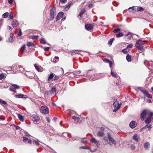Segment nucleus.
Returning a JSON list of instances; mask_svg holds the SVG:
<instances>
[{
  "instance_id": "1",
  "label": "nucleus",
  "mask_w": 153,
  "mask_h": 153,
  "mask_svg": "<svg viewBox=\"0 0 153 153\" xmlns=\"http://www.w3.org/2000/svg\"><path fill=\"white\" fill-rule=\"evenodd\" d=\"M108 137H105L104 138V140L105 141L107 144H110L112 145V144H116V143L115 140L111 136L110 133L108 134Z\"/></svg>"
},
{
  "instance_id": "2",
  "label": "nucleus",
  "mask_w": 153,
  "mask_h": 153,
  "mask_svg": "<svg viewBox=\"0 0 153 153\" xmlns=\"http://www.w3.org/2000/svg\"><path fill=\"white\" fill-rule=\"evenodd\" d=\"M145 42L140 40H137L136 43L135 47L137 48L138 50L142 51L144 50V46L142 45H144Z\"/></svg>"
},
{
  "instance_id": "3",
  "label": "nucleus",
  "mask_w": 153,
  "mask_h": 153,
  "mask_svg": "<svg viewBox=\"0 0 153 153\" xmlns=\"http://www.w3.org/2000/svg\"><path fill=\"white\" fill-rule=\"evenodd\" d=\"M153 114V113L150 112L148 110H143L141 115V120L142 121H143L144 118L147 115H149L150 117H152Z\"/></svg>"
},
{
  "instance_id": "4",
  "label": "nucleus",
  "mask_w": 153,
  "mask_h": 153,
  "mask_svg": "<svg viewBox=\"0 0 153 153\" xmlns=\"http://www.w3.org/2000/svg\"><path fill=\"white\" fill-rule=\"evenodd\" d=\"M40 111L42 113L44 114H47L49 113V109L46 106H42L40 108Z\"/></svg>"
},
{
  "instance_id": "5",
  "label": "nucleus",
  "mask_w": 153,
  "mask_h": 153,
  "mask_svg": "<svg viewBox=\"0 0 153 153\" xmlns=\"http://www.w3.org/2000/svg\"><path fill=\"white\" fill-rule=\"evenodd\" d=\"M113 105L114 106V109H113V111L115 112L117 110L119 109L120 107L121 104H119L117 101H115L113 104Z\"/></svg>"
},
{
  "instance_id": "6",
  "label": "nucleus",
  "mask_w": 153,
  "mask_h": 153,
  "mask_svg": "<svg viewBox=\"0 0 153 153\" xmlns=\"http://www.w3.org/2000/svg\"><path fill=\"white\" fill-rule=\"evenodd\" d=\"M32 120L35 122H38L40 120V117L37 114H35L33 115L31 117Z\"/></svg>"
},
{
  "instance_id": "7",
  "label": "nucleus",
  "mask_w": 153,
  "mask_h": 153,
  "mask_svg": "<svg viewBox=\"0 0 153 153\" xmlns=\"http://www.w3.org/2000/svg\"><path fill=\"white\" fill-rule=\"evenodd\" d=\"M90 141L91 142L95 144L97 146L100 145L99 141L96 140L94 138H92L90 139Z\"/></svg>"
},
{
  "instance_id": "8",
  "label": "nucleus",
  "mask_w": 153,
  "mask_h": 153,
  "mask_svg": "<svg viewBox=\"0 0 153 153\" xmlns=\"http://www.w3.org/2000/svg\"><path fill=\"white\" fill-rule=\"evenodd\" d=\"M140 91L142 92L147 97L149 98H151L152 97V96L151 95L149 94L148 92L145 90L143 89L141 90Z\"/></svg>"
},
{
  "instance_id": "9",
  "label": "nucleus",
  "mask_w": 153,
  "mask_h": 153,
  "mask_svg": "<svg viewBox=\"0 0 153 153\" xmlns=\"http://www.w3.org/2000/svg\"><path fill=\"white\" fill-rule=\"evenodd\" d=\"M64 13L63 12H61L58 13L56 16V21L59 20L63 16Z\"/></svg>"
},
{
  "instance_id": "10",
  "label": "nucleus",
  "mask_w": 153,
  "mask_h": 153,
  "mask_svg": "<svg viewBox=\"0 0 153 153\" xmlns=\"http://www.w3.org/2000/svg\"><path fill=\"white\" fill-rule=\"evenodd\" d=\"M55 12L53 10H51L50 11V17L49 18V20L51 21L52 20L54 17Z\"/></svg>"
},
{
  "instance_id": "11",
  "label": "nucleus",
  "mask_w": 153,
  "mask_h": 153,
  "mask_svg": "<svg viewBox=\"0 0 153 153\" xmlns=\"http://www.w3.org/2000/svg\"><path fill=\"white\" fill-rule=\"evenodd\" d=\"M56 89L54 87H53L52 88V89L48 91V94H53L54 93H56Z\"/></svg>"
},
{
  "instance_id": "12",
  "label": "nucleus",
  "mask_w": 153,
  "mask_h": 153,
  "mask_svg": "<svg viewBox=\"0 0 153 153\" xmlns=\"http://www.w3.org/2000/svg\"><path fill=\"white\" fill-rule=\"evenodd\" d=\"M85 28L88 30H91L93 29V26L92 25L87 24L85 25Z\"/></svg>"
},
{
  "instance_id": "13",
  "label": "nucleus",
  "mask_w": 153,
  "mask_h": 153,
  "mask_svg": "<svg viewBox=\"0 0 153 153\" xmlns=\"http://www.w3.org/2000/svg\"><path fill=\"white\" fill-rule=\"evenodd\" d=\"M137 125L135 121H132L130 123V126L131 128H135Z\"/></svg>"
},
{
  "instance_id": "14",
  "label": "nucleus",
  "mask_w": 153,
  "mask_h": 153,
  "mask_svg": "<svg viewBox=\"0 0 153 153\" xmlns=\"http://www.w3.org/2000/svg\"><path fill=\"white\" fill-rule=\"evenodd\" d=\"M150 146V144L148 142H146L144 145V147L146 150H148Z\"/></svg>"
},
{
  "instance_id": "15",
  "label": "nucleus",
  "mask_w": 153,
  "mask_h": 153,
  "mask_svg": "<svg viewBox=\"0 0 153 153\" xmlns=\"http://www.w3.org/2000/svg\"><path fill=\"white\" fill-rule=\"evenodd\" d=\"M128 10L132 9V10H143V8L142 7H138L136 6H133L130 7L128 8Z\"/></svg>"
},
{
  "instance_id": "16",
  "label": "nucleus",
  "mask_w": 153,
  "mask_h": 153,
  "mask_svg": "<svg viewBox=\"0 0 153 153\" xmlns=\"http://www.w3.org/2000/svg\"><path fill=\"white\" fill-rule=\"evenodd\" d=\"M12 25L13 27H16L19 25V23L17 21L14 20L13 21Z\"/></svg>"
},
{
  "instance_id": "17",
  "label": "nucleus",
  "mask_w": 153,
  "mask_h": 153,
  "mask_svg": "<svg viewBox=\"0 0 153 153\" xmlns=\"http://www.w3.org/2000/svg\"><path fill=\"white\" fill-rule=\"evenodd\" d=\"M34 66L36 69L39 72L42 71H43V69L42 68H41V67H39V66H38L36 65L35 64L34 65Z\"/></svg>"
},
{
  "instance_id": "18",
  "label": "nucleus",
  "mask_w": 153,
  "mask_h": 153,
  "mask_svg": "<svg viewBox=\"0 0 153 153\" xmlns=\"http://www.w3.org/2000/svg\"><path fill=\"white\" fill-rule=\"evenodd\" d=\"M103 60L105 61L106 62L109 63L110 68H111L112 65V62H111V61L106 59H103Z\"/></svg>"
},
{
  "instance_id": "19",
  "label": "nucleus",
  "mask_w": 153,
  "mask_h": 153,
  "mask_svg": "<svg viewBox=\"0 0 153 153\" xmlns=\"http://www.w3.org/2000/svg\"><path fill=\"white\" fill-rule=\"evenodd\" d=\"M27 45L28 47H33L35 46V45L33 43L31 42H27Z\"/></svg>"
},
{
  "instance_id": "20",
  "label": "nucleus",
  "mask_w": 153,
  "mask_h": 153,
  "mask_svg": "<svg viewBox=\"0 0 153 153\" xmlns=\"http://www.w3.org/2000/svg\"><path fill=\"white\" fill-rule=\"evenodd\" d=\"M151 117H147L146 118V120H145V123L146 124H149L151 121Z\"/></svg>"
},
{
  "instance_id": "21",
  "label": "nucleus",
  "mask_w": 153,
  "mask_h": 153,
  "mask_svg": "<svg viewBox=\"0 0 153 153\" xmlns=\"http://www.w3.org/2000/svg\"><path fill=\"white\" fill-rule=\"evenodd\" d=\"M133 139L136 142H138V135L137 134H135L133 137Z\"/></svg>"
},
{
  "instance_id": "22",
  "label": "nucleus",
  "mask_w": 153,
  "mask_h": 153,
  "mask_svg": "<svg viewBox=\"0 0 153 153\" xmlns=\"http://www.w3.org/2000/svg\"><path fill=\"white\" fill-rule=\"evenodd\" d=\"M79 52H80V51L78 50H75L73 51H71V54L72 55H74L75 54H77Z\"/></svg>"
},
{
  "instance_id": "23",
  "label": "nucleus",
  "mask_w": 153,
  "mask_h": 153,
  "mask_svg": "<svg viewBox=\"0 0 153 153\" xmlns=\"http://www.w3.org/2000/svg\"><path fill=\"white\" fill-rule=\"evenodd\" d=\"M18 116L19 119L22 121H24V117L22 116L21 114H18Z\"/></svg>"
},
{
  "instance_id": "24",
  "label": "nucleus",
  "mask_w": 153,
  "mask_h": 153,
  "mask_svg": "<svg viewBox=\"0 0 153 153\" xmlns=\"http://www.w3.org/2000/svg\"><path fill=\"white\" fill-rule=\"evenodd\" d=\"M104 135V133L101 131H98L97 132V136L99 137H102Z\"/></svg>"
},
{
  "instance_id": "25",
  "label": "nucleus",
  "mask_w": 153,
  "mask_h": 153,
  "mask_svg": "<svg viewBox=\"0 0 153 153\" xmlns=\"http://www.w3.org/2000/svg\"><path fill=\"white\" fill-rule=\"evenodd\" d=\"M39 41L41 43L45 44H46V41L45 39L43 38H42L39 39Z\"/></svg>"
},
{
  "instance_id": "26",
  "label": "nucleus",
  "mask_w": 153,
  "mask_h": 153,
  "mask_svg": "<svg viewBox=\"0 0 153 153\" xmlns=\"http://www.w3.org/2000/svg\"><path fill=\"white\" fill-rule=\"evenodd\" d=\"M25 45H24L22 46V47L21 48L20 52L21 53H22L23 52L24 50L25 49Z\"/></svg>"
},
{
  "instance_id": "27",
  "label": "nucleus",
  "mask_w": 153,
  "mask_h": 153,
  "mask_svg": "<svg viewBox=\"0 0 153 153\" xmlns=\"http://www.w3.org/2000/svg\"><path fill=\"white\" fill-rule=\"evenodd\" d=\"M126 59L128 62H131V57L130 55H127L126 57Z\"/></svg>"
},
{
  "instance_id": "28",
  "label": "nucleus",
  "mask_w": 153,
  "mask_h": 153,
  "mask_svg": "<svg viewBox=\"0 0 153 153\" xmlns=\"http://www.w3.org/2000/svg\"><path fill=\"white\" fill-rule=\"evenodd\" d=\"M0 103L2 104L7 105V103L4 101L3 100L1 99H0Z\"/></svg>"
},
{
  "instance_id": "29",
  "label": "nucleus",
  "mask_w": 153,
  "mask_h": 153,
  "mask_svg": "<svg viewBox=\"0 0 153 153\" xmlns=\"http://www.w3.org/2000/svg\"><path fill=\"white\" fill-rule=\"evenodd\" d=\"M9 15V13L8 12H6L5 13H4L3 15L2 16L4 18H7L8 16Z\"/></svg>"
},
{
  "instance_id": "30",
  "label": "nucleus",
  "mask_w": 153,
  "mask_h": 153,
  "mask_svg": "<svg viewBox=\"0 0 153 153\" xmlns=\"http://www.w3.org/2000/svg\"><path fill=\"white\" fill-rule=\"evenodd\" d=\"M16 97L18 98H23L24 95L22 94H20L19 95H15Z\"/></svg>"
},
{
  "instance_id": "31",
  "label": "nucleus",
  "mask_w": 153,
  "mask_h": 153,
  "mask_svg": "<svg viewBox=\"0 0 153 153\" xmlns=\"http://www.w3.org/2000/svg\"><path fill=\"white\" fill-rule=\"evenodd\" d=\"M29 38L33 39H38L39 38V37L38 36H30Z\"/></svg>"
},
{
  "instance_id": "32",
  "label": "nucleus",
  "mask_w": 153,
  "mask_h": 153,
  "mask_svg": "<svg viewBox=\"0 0 153 153\" xmlns=\"http://www.w3.org/2000/svg\"><path fill=\"white\" fill-rule=\"evenodd\" d=\"M53 77V73H51L50 74L48 79V80H50V79H51Z\"/></svg>"
},
{
  "instance_id": "33",
  "label": "nucleus",
  "mask_w": 153,
  "mask_h": 153,
  "mask_svg": "<svg viewBox=\"0 0 153 153\" xmlns=\"http://www.w3.org/2000/svg\"><path fill=\"white\" fill-rule=\"evenodd\" d=\"M12 85L15 90L19 88V86L16 84H13Z\"/></svg>"
},
{
  "instance_id": "34",
  "label": "nucleus",
  "mask_w": 153,
  "mask_h": 153,
  "mask_svg": "<svg viewBox=\"0 0 153 153\" xmlns=\"http://www.w3.org/2000/svg\"><path fill=\"white\" fill-rule=\"evenodd\" d=\"M123 36V34L122 32L119 33L117 36V38H119Z\"/></svg>"
},
{
  "instance_id": "35",
  "label": "nucleus",
  "mask_w": 153,
  "mask_h": 153,
  "mask_svg": "<svg viewBox=\"0 0 153 153\" xmlns=\"http://www.w3.org/2000/svg\"><path fill=\"white\" fill-rule=\"evenodd\" d=\"M120 28H117L114 29L113 31V32L114 33H117L120 31Z\"/></svg>"
},
{
  "instance_id": "36",
  "label": "nucleus",
  "mask_w": 153,
  "mask_h": 153,
  "mask_svg": "<svg viewBox=\"0 0 153 153\" xmlns=\"http://www.w3.org/2000/svg\"><path fill=\"white\" fill-rule=\"evenodd\" d=\"M111 76H113L114 77H116L117 76H116V74L113 72L112 71V70L111 71Z\"/></svg>"
},
{
  "instance_id": "37",
  "label": "nucleus",
  "mask_w": 153,
  "mask_h": 153,
  "mask_svg": "<svg viewBox=\"0 0 153 153\" xmlns=\"http://www.w3.org/2000/svg\"><path fill=\"white\" fill-rule=\"evenodd\" d=\"M126 36L128 37V38L129 39H131V33H129L125 35Z\"/></svg>"
},
{
  "instance_id": "38",
  "label": "nucleus",
  "mask_w": 153,
  "mask_h": 153,
  "mask_svg": "<svg viewBox=\"0 0 153 153\" xmlns=\"http://www.w3.org/2000/svg\"><path fill=\"white\" fill-rule=\"evenodd\" d=\"M114 39V38H112L108 42V43L110 45H112V42H113Z\"/></svg>"
},
{
  "instance_id": "39",
  "label": "nucleus",
  "mask_w": 153,
  "mask_h": 153,
  "mask_svg": "<svg viewBox=\"0 0 153 153\" xmlns=\"http://www.w3.org/2000/svg\"><path fill=\"white\" fill-rule=\"evenodd\" d=\"M66 1L67 0H60L59 5H60L61 4L65 3Z\"/></svg>"
},
{
  "instance_id": "40",
  "label": "nucleus",
  "mask_w": 153,
  "mask_h": 153,
  "mask_svg": "<svg viewBox=\"0 0 153 153\" xmlns=\"http://www.w3.org/2000/svg\"><path fill=\"white\" fill-rule=\"evenodd\" d=\"M133 46V45L132 44H130L128 45L127 46V48H131Z\"/></svg>"
},
{
  "instance_id": "41",
  "label": "nucleus",
  "mask_w": 153,
  "mask_h": 153,
  "mask_svg": "<svg viewBox=\"0 0 153 153\" xmlns=\"http://www.w3.org/2000/svg\"><path fill=\"white\" fill-rule=\"evenodd\" d=\"M4 75L2 74H0V79H2L4 78Z\"/></svg>"
},
{
  "instance_id": "42",
  "label": "nucleus",
  "mask_w": 153,
  "mask_h": 153,
  "mask_svg": "<svg viewBox=\"0 0 153 153\" xmlns=\"http://www.w3.org/2000/svg\"><path fill=\"white\" fill-rule=\"evenodd\" d=\"M49 48H50V47H45L44 48V50L45 51H49Z\"/></svg>"
},
{
  "instance_id": "43",
  "label": "nucleus",
  "mask_w": 153,
  "mask_h": 153,
  "mask_svg": "<svg viewBox=\"0 0 153 153\" xmlns=\"http://www.w3.org/2000/svg\"><path fill=\"white\" fill-rule=\"evenodd\" d=\"M9 42H12L13 41V38L12 37H10L9 39Z\"/></svg>"
},
{
  "instance_id": "44",
  "label": "nucleus",
  "mask_w": 153,
  "mask_h": 153,
  "mask_svg": "<svg viewBox=\"0 0 153 153\" xmlns=\"http://www.w3.org/2000/svg\"><path fill=\"white\" fill-rule=\"evenodd\" d=\"M9 90L10 91H14L15 90V89H14V88L13 87H10L9 88Z\"/></svg>"
},
{
  "instance_id": "45",
  "label": "nucleus",
  "mask_w": 153,
  "mask_h": 153,
  "mask_svg": "<svg viewBox=\"0 0 153 153\" xmlns=\"http://www.w3.org/2000/svg\"><path fill=\"white\" fill-rule=\"evenodd\" d=\"M88 6L89 8H91L94 7V5L92 4H90L88 5Z\"/></svg>"
},
{
  "instance_id": "46",
  "label": "nucleus",
  "mask_w": 153,
  "mask_h": 153,
  "mask_svg": "<svg viewBox=\"0 0 153 153\" xmlns=\"http://www.w3.org/2000/svg\"><path fill=\"white\" fill-rule=\"evenodd\" d=\"M21 30L20 29H19V31L18 33V35L19 36H21L22 35Z\"/></svg>"
},
{
  "instance_id": "47",
  "label": "nucleus",
  "mask_w": 153,
  "mask_h": 153,
  "mask_svg": "<svg viewBox=\"0 0 153 153\" xmlns=\"http://www.w3.org/2000/svg\"><path fill=\"white\" fill-rule=\"evenodd\" d=\"M23 141L24 142H26L27 141V140H28V139L27 138H26V137H23Z\"/></svg>"
},
{
  "instance_id": "48",
  "label": "nucleus",
  "mask_w": 153,
  "mask_h": 153,
  "mask_svg": "<svg viewBox=\"0 0 153 153\" xmlns=\"http://www.w3.org/2000/svg\"><path fill=\"white\" fill-rule=\"evenodd\" d=\"M7 29L10 31H11L13 29L10 26H7Z\"/></svg>"
},
{
  "instance_id": "49",
  "label": "nucleus",
  "mask_w": 153,
  "mask_h": 153,
  "mask_svg": "<svg viewBox=\"0 0 153 153\" xmlns=\"http://www.w3.org/2000/svg\"><path fill=\"white\" fill-rule=\"evenodd\" d=\"M71 3H70V4H68V5H67L66 7H65V8H66V9H69L70 8V6H71Z\"/></svg>"
},
{
  "instance_id": "50",
  "label": "nucleus",
  "mask_w": 153,
  "mask_h": 153,
  "mask_svg": "<svg viewBox=\"0 0 153 153\" xmlns=\"http://www.w3.org/2000/svg\"><path fill=\"white\" fill-rule=\"evenodd\" d=\"M85 12V10H82V11H81V12H80V13H79V16H80V17H81V16L82 15V14Z\"/></svg>"
},
{
  "instance_id": "51",
  "label": "nucleus",
  "mask_w": 153,
  "mask_h": 153,
  "mask_svg": "<svg viewBox=\"0 0 153 153\" xmlns=\"http://www.w3.org/2000/svg\"><path fill=\"white\" fill-rule=\"evenodd\" d=\"M128 52L127 49H125L123 50V52L124 53H126Z\"/></svg>"
},
{
  "instance_id": "52",
  "label": "nucleus",
  "mask_w": 153,
  "mask_h": 153,
  "mask_svg": "<svg viewBox=\"0 0 153 153\" xmlns=\"http://www.w3.org/2000/svg\"><path fill=\"white\" fill-rule=\"evenodd\" d=\"M72 119L74 120H76L78 119V118L74 116L72 117Z\"/></svg>"
},
{
  "instance_id": "53",
  "label": "nucleus",
  "mask_w": 153,
  "mask_h": 153,
  "mask_svg": "<svg viewBox=\"0 0 153 153\" xmlns=\"http://www.w3.org/2000/svg\"><path fill=\"white\" fill-rule=\"evenodd\" d=\"M34 142L37 145H39V142H38V141H36V140H34Z\"/></svg>"
},
{
  "instance_id": "54",
  "label": "nucleus",
  "mask_w": 153,
  "mask_h": 153,
  "mask_svg": "<svg viewBox=\"0 0 153 153\" xmlns=\"http://www.w3.org/2000/svg\"><path fill=\"white\" fill-rule=\"evenodd\" d=\"M13 2V0H8V2L9 4H11Z\"/></svg>"
},
{
  "instance_id": "55",
  "label": "nucleus",
  "mask_w": 153,
  "mask_h": 153,
  "mask_svg": "<svg viewBox=\"0 0 153 153\" xmlns=\"http://www.w3.org/2000/svg\"><path fill=\"white\" fill-rule=\"evenodd\" d=\"M9 17L11 19H12L13 18V15L12 13H11L9 16Z\"/></svg>"
},
{
  "instance_id": "56",
  "label": "nucleus",
  "mask_w": 153,
  "mask_h": 153,
  "mask_svg": "<svg viewBox=\"0 0 153 153\" xmlns=\"http://www.w3.org/2000/svg\"><path fill=\"white\" fill-rule=\"evenodd\" d=\"M82 147L84 149H90V147H84V146H82Z\"/></svg>"
},
{
  "instance_id": "57",
  "label": "nucleus",
  "mask_w": 153,
  "mask_h": 153,
  "mask_svg": "<svg viewBox=\"0 0 153 153\" xmlns=\"http://www.w3.org/2000/svg\"><path fill=\"white\" fill-rule=\"evenodd\" d=\"M150 128V126L148 125H146L144 128Z\"/></svg>"
},
{
  "instance_id": "58",
  "label": "nucleus",
  "mask_w": 153,
  "mask_h": 153,
  "mask_svg": "<svg viewBox=\"0 0 153 153\" xmlns=\"http://www.w3.org/2000/svg\"><path fill=\"white\" fill-rule=\"evenodd\" d=\"M14 35H13V34L12 33H10V37H13V36Z\"/></svg>"
},
{
  "instance_id": "59",
  "label": "nucleus",
  "mask_w": 153,
  "mask_h": 153,
  "mask_svg": "<svg viewBox=\"0 0 153 153\" xmlns=\"http://www.w3.org/2000/svg\"><path fill=\"white\" fill-rule=\"evenodd\" d=\"M46 119H47V121H48V122L49 123H50V120H49V119L48 118V117H47L46 118Z\"/></svg>"
},
{
  "instance_id": "60",
  "label": "nucleus",
  "mask_w": 153,
  "mask_h": 153,
  "mask_svg": "<svg viewBox=\"0 0 153 153\" xmlns=\"http://www.w3.org/2000/svg\"><path fill=\"white\" fill-rule=\"evenodd\" d=\"M31 140H28V143H31Z\"/></svg>"
},
{
  "instance_id": "61",
  "label": "nucleus",
  "mask_w": 153,
  "mask_h": 153,
  "mask_svg": "<svg viewBox=\"0 0 153 153\" xmlns=\"http://www.w3.org/2000/svg\"><path fill=\"white\" fill-rule=\"evenodd\" d=\"M100 129L102 131H104V129L103 128L101 127L100 128Z\"/></svg>"
},
{
  "instance_id": "62",
  "label": "nucleus",
  "mask_w": 153,
  "mask_h": 153,
  "mask_svg": "<svg viewBox=\"0 0 153 153\" xmlns=\"http://www.w3.org/2000/svg\"><path fill=\"white\" fill-rule=\"evenodd\" d=\"M19 128V127L18 126H16V129H18Z\"/></svg>"
},
{
  "instance_id": "63",
  "label": "nucleus",
  "mask_w": 153,
  "mask_h": 153,
  "mask_svg": "<svg viewBox=\"0 0 153 153\" xmlns=\"http://www.w3.org/2000/svg\"><path fill=\"white\" fill-rule=\"evenodd\" d=\"M0 119L3 120H4V118L2 117H0Z\"/></svg>"
},
{
  "instance_id": "64",
  "label": "nucleus",
  "mask_w": 153,
  "mask_h": 153,
  "mask_svg": "<svg viewBox=\"0 0 153 153\" xmlns=\"http://www.w3.org/2000/svg\"><path fill=\"white\" fill-rule=\"evenodd\" d=\"M54 58H55L56 59H58L59 58L58 57L56 56H55Z\"/></svg>"
}]
</instances>
